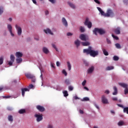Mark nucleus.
Wrapping results in <instances>:
<instances>
[{
    "mask_svg": "<svg viewBox=\"0 0 128 128\" xmlns=\"http://www.w3.org/2000/svg\"><path fill=\"white\" fill-rule=\"evenodd\" d=\"M83 52L86 54H90L92 58H96V56H98V50H92V47L90 46H88L87 49H84Z\"/></svg>",
    "mask_w": 128,
    "mask_h": 128,
    "instance_id": "nucleus-1",
    "label": "nucleus"
},
{
    "mask_svg": "<svg viewBox=\"0 0 128 128\" xmlns=\"http://www.w3.org/2000/svg\"><path fill=\"white\" fill-rule=\"evenodd\" d=\"M93 34H95V36H98V33L100 36L102 34H106V30L102 28H94V30H92Z\"/></svg>",
    "mask_w": 128,
    "mask_h": 128,
    "instance_id": "nucleus-2",
    "label": "nucleus"
},
{
    "mask_svg": "<svg viewBox=\"0 0 128 128\" xmlns=\"http://www.w3.org/2000/svg\"><path fill=\"white\" fill-rule=\"evenodd\" d=\"M25 76L27 78L32 80V82H36V76L30 73H25Z\"/></svg>",
    "mask_w": 128,
    "mask_h": 128,
    "instance_id": "nucleus-3",
    "label": "nucleus"
},
{
    "mask_svg": "<svg viewBox=\"0 0 128 128\" xmlns=\"http://www.w3.org/2000/svg\"><path fill=\"white\" fill-rule=\"evenodd\" d=\"M105 16H106L107 18H109L110 16V18H114V11L110 9H108L107 10L106 13L105 14Z\"/></svg>",
    "mask_w": 128,
    "mask_h": 128,
    "instance_id": "nucleus-4",
    "label": "nucleus"
},
{
    "mask_svg": "<svg viewBox=\"0 0 128 128\" xmlns=\"http://www.w3.org/2000/svg\"><path fill=\"white\" fill-rule=\"evenodd\" d=\"M84 24V26H87L88 28H92V24L88 18H86Z\"/></svg>",
    "mask_w": 128,
    "mask_h": 128,
    "instance_id": "nucleus-5",
    "label": "nucleus"
},
{
    "mask_svg": "<svg viewBox=\"0 0 128 128\" xmlns=\"http://www.w3.org/2000/svg\"><path fill=\"white\" fill-rule=\"evenodd\" d=\"M35 118H36V120L38 122H40L41 120H42V114H36L34 115Z\"/></svg>",
    "mask_w": 128,
    "mask_h": 128,
    "instance_id": "nucleus-6",
    "label": "nucleus"
},
{
    "mask_svg": "<svg viewBox=\"0 0 128 128\" xmlns=\"http://www.w3.org/2000/svg\"><path fill=\"white\" fill-rule=\"evenodd\" d=\"M101 100H102V102L104 104H108V100L106 98V96H104V95L102 96Z\"/></svg>",
    "mask_w": 128,
    "mask_h": 128,
    "instance_id": "nucleus-7",
    "label": "nucleus"
},
{
    "mask_svg": "<svg viewBox=\"0 0 128 128\" xmlns=\"http://www.w3.org/2000/svg\"><path fill=\"white\" fill-rule=\"evenodd\" d=\"M117 106L120 108H124V112L127 114H128V107L124 108L123 105H122L120 104H117Z\"/></svg>",
    "mask_w": 128,
    "mask_h": 128,
    "instance_id": "nucleus-8",
    "label": "nucleus"
},
{
    "mask_svg": "<svg viewBox=\"0 0 128 128\" xmlns=\"http://www.w3.org/2000/svg\"><path fill=\"white\" fill-rule=\"evenodd\" d=\"M80 38L82 40H83L84 42H86V40H88V38L86 37V35H84V34H80Z\"/></svg>",
    "mask_w": 128,
    "mask_h": 128,
    "instance_id": "nucleus-9",
    "label": "nucleus"
},
{
    "mask_svg": "<svg viewBox=\"0 0 128 128\" xmlns=\"http://www.w3.org/2000/svg\"><path fill=\"white\" fill-rule=\"evenodd\" d=\"M36 108H37L38 110H39V112H44L46 110L44 106H40V105L36 106Z\"/></svg>",
    "mask_w": 128,
    "mask_h": 128,
    "instance_id": "nucleus-10",
    "label": "nucleus"
},
{
    "mask_svg": "<svg viewBox=\"0 0 128 128\" xmlns=\"http://www.w3.org/2000/svg\"><path fill=\"white\" fill-rule=\"evenodd\" d=\"M8 30L10 32L11 36H14V34H12V25L10 24H8Z\"/></svg>",
    "mask_w": 128,
    "mask_h": 128,
    "instance_id": "nucleus-11",
    "label": "nucleus"
},
{
    "mask_svg": "<svg viewBox=\"0 0 128 128\" xmlns=\"http://www.w3.org/2000/svg\"><path fill=\"white\" fill-rule=\"evenodd\" d=\"M16 28L17 30L18 36H20L22 32V28L20 27H18L17 24L16 25Z\"/></svg>",
    "mask_w": 128,
    "mask_h": 128,
    "instance_id": "nucleus-12",
    "label": "nucleus"
},
{
    "mask_svg": "<svg viewBox=\"0 0 128 128\" xmlns=\"http://www.w3.org/2000/svg\"><path fill=\"white\" fill-rule=\"evenodd\" d=\"M114 32L116 34H120V28L118 27L117 28L114 30Z\"/></svg>",
    "mask_w": 128,
    "mask_h": 128,
    "instance_id": "nucleus-13",
    "label": "nucleus"
},
{
    "mask_svg": "<svg viewBox=\"0 0 128 128\" xmlns=\"http://www.w3.org/2000/svg\"><path fill=\"white\" fill-rule=\"evenodd\" d=\"M119 86H122V88H128V84L124 82H119L118 83Z\"/></svg>",
    "mask_w": 128,
    "mask_h": 128,
    "instance_id": "nucleus-14",
    "label": "nucleus"
},
{
    "mask_svg": "<svg viewBox=\"0 0 128 128\" xmlns=\"http://www.w3.org/2000/svg\"><path fill=\"white\" fill-rule=\"evenodd\" d=\"M22 92V96H24V94L26 92H30V90L28 88H22L21 89Z\"/></svg>",
    "mask_w": 128,
    "mask_h": 128,
    "instance_id": "nucleus-15",
    "label": "nucleus"
},
{
    "mask_svg": "<svg viewBox=\"0 0 128 128\" xmlns=\"http://www.w3.org/2000/svg\"><path fill=\"white\" fill-rule=\"evenodd\" d=\"M44 32L46 34H52V35L54 34V33H52V30H50V28H47L46 30H44Z\"/></svg>",
    "mask_w": 128,
    "mask_h": 128,
    "instance_id": "nucleus-16",
    "label": "nucleus"
},
{
    "mask_svg": "<svg viewBox=\"0 0 128 128\" xmlns=\"http://www.w3.org/2000/svg\"><path fill=\"white\" fill-rule=\"evenodd\" d=\"M94 66H92L88 70V74H92V72H94Z\"/></svg>",
    "mask_w": 128,
    "mask_h": 128,
    "instance_id": "nucleus-17",
    "label": "nucleus"
},
{
    "mask_svg": "<svg viewBox=\"0 0 128 128\" xmlns=\"http://www.w3.org/2000/svg\"><path fill=\"white\" fill-rule=\"evenodd\" d=\"M113 89L114 90V92L112 93L113 96H116V94H118V88L116 86H114Z\"/></svg>",
    "mask_w": 128,
    "mask_h": 128,
    "instance_id": "nucleus-18",
    "label": "nucleus"
},
{
    "mask_svg": "<svg viewBox=\"0 0 128 128\" xmlns=\"http://www.w3.org/2000/svg\"><path fill=\"white\" fill-rule=\"evenodd\" d=\"M62 22L65 26H68V22L66 20V18H62Z\"/></svg>",
    "mask_w": 128,
    "mask_h": 128,
    "instance_id": "nucleus-19",
    "label": "nucleus"
},
{
    "mask_svg": "<svg viewBox=\"0 0 128 128\" xmlns=\"http://www.w3.org/2000/svg\"><path fill=\"white\" fill-rule=\"evenodd\" d=\"M16 56L18 58H22V54L20 52H16Z\"/></svg>",
    "mask_w": 128,
    "mask_h": 128,
    "instance_id": "nucleus-20",
    "label": "nucleus"
},
{
    "mask_svg": "<svg viewBox=\"0 0 128 128\" xmlns=\"http://www.w3.org/2000/svg\"><path fill=\"white\" fill-rule=\"evenodd\" d=\"M74 44H75L77 48H78V46H80V40H76L74 42Z\"/></svg>",
    "mask_w": 128,
    "mask_h": 128,
    "instance_id": "nucleus-21",
    "label": "nucleus"
},
{
    "mask_svg": "<svg viewBox=\"0 0 128 128\" xmlns=\"http://www.w3.org/2000/svg\"><path fill=\"white\" fill-rule=\"evenodd\" d=\"M82 44L83 46H88L90 44V42H82Z\"/></svg>",
    "mask_w": 128,
    "mask_h": 128,
    "instance_id": "nucleus-22",
    "label": "nucleus"
},
{
    "mask_svg": "<svg viewBox=\"0 0 128 128\" xmlns=\"http://www.w3.org/2000/svg\"><path fill=\"white\" fill-rule=\"evenodd\" d=\"M42 50H43V52L44 54H47L49 52L48 49L46 47L43 48Z\"/></svg>",
    "mask_w": 128,
    "mask_h": 128,
    "instance_id": "nucleus-23",
    "label": "nucleus"
},
{
    "mask_svg": "<svg viewBox=\"0 0 128 128\" xmlns=\"http://www.w3.org/2000/svg\"><path fill=\"white\" fill-rule=\"evenodd\" d=\"M118 126H124V122L122 120H120L118 123Z\"/></svg>",
    "mask_w": 128,
    "mask_h": 128,
    "instance_id": "nucleus-24",
    "label": "nucleus"
},
{
    "mask_svg": "<svg viewBox=\"0 0 128 128\" xmlns=\"http://www.w3.org/2000/svg\"><path fill=\"white\" fill-rule=\"evenodd\" d=\"M68 68V70H72V64H70V62H66Z\"/></svg>",
    "mask_w": 128,
    "mask_h": 128,
    "instance_id": "nucleus-25",
    "label": "nucleus"
},
{
    "mask_svg": "<svg viewBox=\"0 0 128 128\" xmlns=\"http://www.w3.org/2000/svg\"><path fill=\"white\" fill-rule=\"evenodd\" d=\"M8 120L9 122H14V118H12V115H9V116H8Z\"/></svg>",
    "mask_w": 128,
    "mask_h": 128,
    "instance_id": "nucleus-26",
    "label": "nucleus"
},
{
    "mask_svg": "<svg viewBox=\"0 0 128 128\" xmlns=\"http://www.w3.org/2000/svg\"><path fill=\"white\" fill-rule=\"evenodd\" d=\"M114 68L113 66H108L106 68V70H114Z\"/></svg>",
    "mask_w": 128,
    "mask_h": 128,
    "instance_id": "nucleus-27",
    "label": "nucleus"
},
{
    "mask_svg": "<svg viewBox=\"0 0 128 128\" xmlns=\"http://www.w3.org/2000/svg\"><path fill=\"white\" fill-rule=\"evenodd\" d=\"M18 112L20 114H24V113H26V110H24V109H21V110H19Z\"/></svg>",
    "mask_w": 128,
    "mask_h": 128,
    "instance_id": "nucleus-28",
    "label": "nucleus"
},
{
    "mask_svg": "<svg viewBox=\"0 0 128 128\" xmlns=\"http://www.w3.org/2000/svg\"><path fill=\"white\" fill-rule=\"evenodd\" d=\"M65 84L67 86H68L69 84H70V79H66L64 81Z\"/></svg>",
    "mask_w": 128,
    "mask_h": 128,
    "instance_id": "nucleus-29",
    "label": "nucleus"
},
{
    "mask_svg": "<svg viewBox=\"0 0 128 128\" xmlns=\"http://www.w3.org/2000/svg\"><path fill=\"white\" fill-rule=\"evenodd\" d=\"M63 94H64V96H65V97L68 96V91L64 90L63 92Z\"/></svg>",
    "mask_w": 128,
    "mask_h": 128,
    "instance_id": "nucleus-30",
    "label": "nucleus"
},
{
    "mask_svg": "<svg viewBox=\"0 0 128 128\" xmlns=\"http://www.w3.org/2000/svg\"><path fill=\"white\" fill-rule=\"evenodd\" d=\"M17 64H20L22 62V58H17L16 60Z\"/></svg>",
    "mask_w": 128,
    "mask_h": 128,
    "instance_id": "nucleus-31",
    "label": "nucleus"
},
{
    "mask_svg": "<svg viewBox=\"0 0 128 128\" xmlns=\"http://www.w3.org/2000/svg\"><path fill=\"white\" fill-rule=\"evenodd\" d=\"M103 54H104V56H108V52H107L106 50V49L102 50Z\"/></svg>",
    "mask_w": 128,
    "mask_h": 128,
    "instance_id": "nucleus-32",
    "label": "nucleus"
},
{
    "mask_svg": "<svg viewBox=\"0 0 128 128\" xmlns=\"http://www.w3.org/2000/svg\"><path fill=\"white\" fill-rule=\"evenodd\" d=\"M68 4L70 6V8H76V6H74V4H72V3L69 2Z\"/></svg>",
    "mask_w": 128,
    "mask_h": 128,
    "instance_id": "nucleus-33",
    "label": "nucleus"
},
{
    "mask_svg": "<svg viewBox=\"0 0 128 128\" xmlns=\"http://www.w3.org/2000/svg\"><path fill=\"white\" fill-rule=\"evenodd\" d=\"M52 48H54L56 50V52H58V50L56 48V44H52Z\"/></svg>",
    "mask_w": 128,
    "mask_h": 128,
    "instance_id": "nucleus-34",
    "label": "nucleus"
},
{
    "mask_svg": "<svg viewBox=\"0 0 128 128\" xmlns=\"http://www.w3.org/2000/svg\"><path fill=\"white\" fill-rule=\"evenodd\" d=\"M10 60L12 62H14V56L13 54H12L10 57Z\"/></svg>",
    "mask_w": 128,
    "mask_h": 128,
    "instance_id": "nucleus-35",
    "label": "nucleus"
},
{
    "mask_svg": "<svg viewBox=\"0 0 128 128\" xmlns=\"http://www.w3.org/2000/svg\"><path fill=\"white\" fill-rule=\"evenodd\" d=\"M88 100H90V98L88 97H85L83 98L82 102H88Z\"/></svg>",
    "mask_w": 128,
    "mask_h": 128,
    "instance_id": "nucleus-36",
    "label": "nucleus"
},
{
    "mask_svg": "<svg viewBox=\"0 0 128 128\" xmlns=\"http://www.w3.org/2000/svg\"><path fill=\"white\" fill-rule=\"evenodd\" d=\"M4 64V57L1 56L0 58V64Z\"/></svg>",
    "mask_w": 128,
    "mask_h": 128,
    "instance_id": "nucleus-37",
    "label": "nucleus"
},
{
    "mask_svg": "<svg viewBox=\"0 0 128 128\" xmlns=\"http://www.w3.org/2000/svg\"><path fill=\"white\" fill-rule=\"evenodd\" d=\"M113 60H114L116 61L118 60H120V58H118V56H115L113 57Z\"/></svg>",
    "mask_w": 128,
    "mask_h": 128,
    "instance_id": "nucleus-38",
    "label": "nucleus"
},
{
    "mask_svg": "<svg viewBox=\"0 0 128 128\" xmlns=\"http://www.w3.org/2000/svg\"><path fill=\"white\" fill-rule=\"evenodd\" d=\"M80 31L81 32H84V31H85L84 28L81 26L80 27Z\"/></svg>",
    "mask_w": 128,
    "mask_h": 128,
    "instance_id": "nucleus-39",
    "label": "nucleus"
},
{
    "mask_svg": "<svg viewBox=\"0 0 128 128\" xmlns=\"http://www.w3.org/2000/svg\"><path fill=\"white\" fill-rule=\"evenodd\" d=\"M62 74H64L65 76H68V73L66 72V71L65 70H62Z\"/></svg>",
    "mask_w": 128,
    "mask_h": 128,
    "instance_id": "nucleus-40",
    "label": "nucleus"
},
{
    "mask_svg": "<svg viewBox=\"0 0 128 128\" xmlns=\"http://www.w3.org/2000/svg\"><path fill=\"white\" fill-rule=\"evenodd\" d=\"M115 46L117 48H122V47L120 46V44H116Z\"/></svg>",
    "mask_w": 128,
    "mask_h": 128,
    "instance_id": "nucleus-41",
    "label": "nucleus"
},
{
    "mask_svg": "<svg viewBox=\"0 0 128 128\" xmlns=\"http://www.w3.org/2000/svg\"><path fill=\"white\" fill-rule=\"evenodd\" d=\"M112 36L114 38L115 40H118V37L114 35V34H112Z\"/></svg>",
    "mask_w": 128,
    "mask_h": 128,
    "instance_id": "nucleus-42",
    "label": "nucleus"
},
{
    "mask_svg": "<svg viewBox=\"0 0 128 128\" xmlns=\"http://www.w3.org/2000/svg\"><path fill=\"white\" fill-rule=\"evenodd\" d=\"M86 80H84L82 84V86H86Z\"/></svg>",
    "mask_w": 128,
    "mask_h": 128,
    "instance_id": "nucleus-43",
    "label": "nucleus"
},
{
    "mask_svg": "<svg viewBox=\"0 0 128 128\" xmlns=\"http://www.w3.org/2000/svg\"><path fill=\"white\" fill-rule=\"evenodd\" d=\"M124 94H128V87H127V88H126L124 89Z\"/></svg>",
    "mask_w": 128,
    "mask_h": 128,
    "instance_id": "nucleus-44",
    "label": "nucleus"
},
{
    "mask_svg": "<svg viewBox=\"0 0 128 128\" xmlns=\"http://www.w3.org/2000/svg\"><path fill=\"white\" fill-rule=\"evenodd\" d=\"M68 90H70V91L73 90L74 87H72V86H68Z\"/></svg>",
    "mask_w": 128,
    "mask_h": 128,
    "instance_id": "nucleus-45",
    "label": "nucleus"
},
{
    "mask_svg": "<svg viewBox=\"0 0 128 128\" xmlns=\"http://www.w3.org/2000/svg\"><path fill=\"white\" fill-rule=\"evenodd\" d=\"M4 12V8H0V14H2Z\"/></svg>",
    "mask_w": 128,
    "mask_h": 128,
    "instance_id": "nucleus-46",
    "label": "nucleus"
},
{
    "mask_svg": "<svg viewBox=\"0 0 128 128\" xmlns=\"http://www.w3.org/2000/svg\"><path fill=\"white\" fill-rule=\"evenodd\" d=\"M8 110L12 111V110L13 108L10 106L7 107Z\"/></svg>",
    "mask_w": 128,
    "mask_h": 128,
    "instance_id": "nucleus-47",
    "label": "nucleus"
},
{
    "mask_svg": "<svg viewBox=\"0 0 128 128\" xmlns=\"http://www.w3.org/2000/svg\"><path fill=\"white\" fill-rule=\"evenodd\" d=\"M100 14H102V16H106V13H104V11H102L100 12Z\"/></svg>",
    "mask_w": 128,
    "mask_h": 128,
    "instance_id": "nucleus-48",
    "label": "nucleus"
},
{
    "mask_svg": "<svg viewBox=\"0 0 128 128\" xmlns=\"http://www.w3.org/2000/svg\"><path fill=\"white\" fill-rule=\"evenodd\" d=\"M52 4H56V0H48Z\"/></svg>",
    "mask_w": 128,
    "mask_h": 128,
    "instance_id": "nucleus-49",
    "label": "nucleus"
},
{
    "mask_svg": "<svg viewBox=\"0 0 128 128\" xmlns=\"http://www.w3.org/2000/svg\"><path fill=\"white\" fill-rule=\"evenodd\" d=\"M94 2H96V4H100V2L98 0H94Z\"/></svg>",
    "mask_w": 128,
    "mask_h": 128,
    "instance_id": "nucleus-50",
    "label": "nucleus"
},
{
    "mask_svg": "<svg viewBox=\"0 0 128 128\" xmlns=\"http://www.w3.org/2000/svg\"><path fill=\"white\" fill-rule=\"evenodd\" d=\"M34 88V85L32 84L29 85L28 88Z\"/></svg>",
    "mask_w": 128,
    "mask_h": 128,
    "instance_id": "nucleus-51",
    "label": "nucleus"
},
{
    "mask_svg": "<svg viewBox=\"0 0 128 128\" xmlns=\"http://www.w3.org/2000/svg\"><path fill=\"white\" fill-rule=\"evenodd\" d=\"M67 36H72V34L71 32H68L67 33Z\"/></svg>",
    "mask_w": 128,
    "mask_h": 128,
    "instance_id": "nucleus-52",
    "label": "nucleus"
},
{
    "mask_svg": "<svg viewBox=\"0 0 128 128\" xmlns=\"http://www.w3.org/2000/svg\"><path fill=\"white\" fill-rule=\"evenodd\" d=\"M106 42H108V44H111V42H110V40H108V38H106Z\"/></svg>",
    "mask_w": 128,
    "mask_h": 128,
    "instance_id": "nucleus-53",
    "label": "nucleus"
},
{
    "mask_svg": "<svg viewBox=\"0 0 128 128\" xmlns=\"http://www.w3.org/2000/svg\"><path fill=\"white\" fill-rule=\"evenodd\" d=\"M48 128H54V126L52 124H49L48 126Z\"/></svg>",
    "mask_w": 128,
    "mask_h": 128,
    "instance_id": "nucleus-54",
    "label": "nucleus"
},
{
    "mask_svg": "<svg viewBox=\"0 0 128 128\" xmlns=\"http://www.w3.org/2000/svg\"><path fill=\"white\" fill-rule=\"evenodd\" d=\"M12 62H12V61L9 62H8L9 66H12Z\"/></svg>",
    "mask_w": 128,
    "mask_h": 128,
    "instance_id": "nucleus-55",
    "label": "nucleus"
},
{
    "mask_svg": "<svg viewBox=\"0 0 128 128\" xmlns=\"http://www.w3.org/2000/svg\"><path fill=\"white\" fill-rule=\"evenodd\" d=\"M97 8L98 10L100 12L102 10V8H100L98 7Z\"/></svg>",
    "mask_w": 128,
    "mask_h": 128,
    "instance_id": "nucleus-56",
    "label": "nucleus"
},
{
    "mask_svg": "<svg viewBox=\"0 0 128 128\" xmlns=\"http://www.w3.org/2000/svg\"><path fill=\"white\" fill-rule=\"evenodd\" d=\"M105 94H110V90H106L105 91Z\"/></svg>",
    "mask_w": 128,
    "mask_h": 128,
    "instance_id": "nucleus-57",
    "label": "nucleus"
},
{
    "mask_svg": "<svg viewBox=\"0 0 128 128\" xmlns=\"http://www.w3.org/2000/svg\"><path fill=\"white\" fill-rule=\"evenodd\" d=\"M51 66H52V68H54V64L52 63Z\"/></svg>",
    "mask_w": 128,
    "mask_h": 128,
    "instance_id": "nucleus-58",
    "label": "nucleus"
},
{
    "mask_svg": "<svg viewBox=\"0 0 128 128\" xmlns=\"http://www.w3.org/2000/svg\"><path fill=\"white\" fill-rule=\"evenodd\" d=\"M56 64L57 66H60V62H58V61L56 62Z\"/></svg>",
    "mask_w": 128,
    "mask_h": 128,
    "instance_id": "nucleus-59",
    "label": "nucleus"
},
{
    "mask_svg": "<svg viewBox=\"0 0 128 128\" xmlns=\"http://www.w3.org/2000/svg\"><path fill=\"white\" fill-rule=\"evenodd\" d=\"M84 90H88V91L89 90L88 88V87H86V86H84Z\"/></svg>",
    "mask_w": 128,
    "mask_h": 128,
    "instance_id": "nucleus-60",
    "label": "nucleus"
},
{
    "mask_svg": "<svg viewBox=\"0 0 128 128\" xmlns=\"http://www.w3.org/2000/svg\"><path fill=\"white\" fill-rule=\"evenodd\" d=\"M32 2L34 4H36V0H32Z\"/></svg>",
    "mask_w": 128,
    "mask_h": 128,
    "instance_id": "nucleus-61",
    "label": "nucleus"
},
{
    "mask_svg": "<svg viewBox=\"0 0 128 128\" xmlns=\"http://www.w3.org/2000/svg\"><path fill=\"white\" fill-rule=\"evenodd\" d=\"M112 100H118V98L116 97L113 98Z\"/></svg>",
    "mask_w": 128,
    "mask_h": 128,
    "instance_id": "nucleus-62",
    "label": "nucleus"
},
{
    "mask_svg": "<svg viewBox=\"0 0 128 128\" xmlns=\"http://www.w3.org/2000/svg\"><path fill=\"white\" fill-rule=\"evenodd\" d=\"M80 113L82 114H84V111L82 110H80Z\"/></svg>",
    "mask_w": 128,
    "mask_h": 128,
    "instance_id": "nucleus-63",
    "label": "nucleus"
},
{
    "mask_svg": "<svg viewBox=\"0 0 128 128\" xmlns=\"http://www.w3.org/2000/svg\"><path fill=\"white\" fill-rule=\"evenodd\" d=\"M3 98H10V96H4Z\"/></svg>",
    "mask_w": 128,
    "mask_h": 128,
    "instance_id": "nucleus-64",
    "label": "nucleus"
}]
</instances>
